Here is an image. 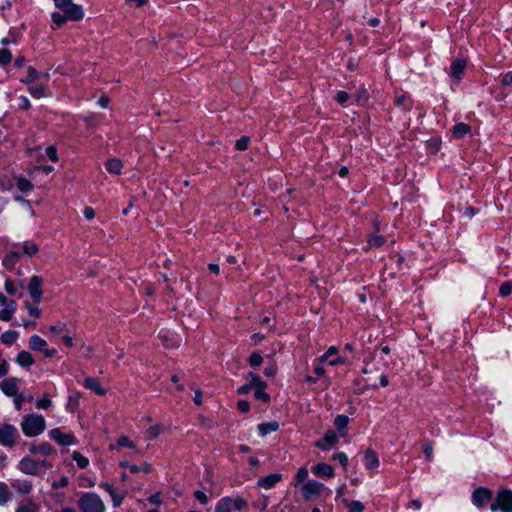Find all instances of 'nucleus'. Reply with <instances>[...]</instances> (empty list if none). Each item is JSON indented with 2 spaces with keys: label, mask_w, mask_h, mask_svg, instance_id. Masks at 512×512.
I'll return each mask as SVG.
<instances>
[{
  "label": "nucleus",
  "mask_w": 512,
  "mask_h": 512,
  "mask_svg": "<svg viewBox=\"0 0 512 512\" xmlns=\"http://www.w3.org/2000/svg\"><path fill=\"white\" fill-rule=\"evenodd\" d=\"M46 427L45 419L39 414H28L23 417L21 421V429L28 437H35L40 435Z\"/></svg>",
  "instance_id": "1"
},
{
  "label": "nucleus",
  "mask_w": 512,
  "mask_h": 512,
  "mask_svg": "<svg viewBox=\"0 0 512 512\" xmlns=\"http://www.w3.org/2000/svg\"><path fill=\"white\" fill-rule=\"evenodd\" d=\"M18 381L19 379L14 377L4 379L0 383V389L6 396L14 397L15 408L16 410L20 411L22 409V400L32 401L33 397L28 396L27 398H25L23 394L18 393Z\"/></svg>",
  "instance_id": "2"
},
{
  "label": "nucleus",
  "mask_w": 512,
  "mask_h": 512,
  "mask_svg": "<svg viewBox=\"0 0 512 512\" xmlns=\"http://www.w3.org/2000/svg\"><path fill=\"white\" fill-rule=\"evenodd\" d=\"M81 512H104L105 506L100 497L94 493H84L78 500Z\"/></svg>",
  "instance_id": "3"
},
{
  "label": "nucleus",
  "mask_w": 512,
  "mask_h": 512,
  "mask_svg": "<svg viewBox=\"0 0 512 512\" xmlns=\"http://www.w3.org/2000/svg\"><path fill=\"white\" fill-rule=\"evenodd\" d=\"M55 6L67 13L71 21H80L84 17L83 9L80 5L74 4L73 0H53Z\"/></svg>",
  "instance_id": "4"
},
{
  "label": "nucleus",
  "mask_w": 512,
  "mask_h": 512,
  "mask_svg": "<svg viewBox=\"0 0 512 512\" xmlns=\"http://www.w3.org/2000/svg\"><path fill=\"white\" fill-rule=\"evenodd\" d=\"M43 278L40 276H32L29 279L27 289L31 299L34 303H40L42 301L44 290L42 289Z\"/></svg>",
  "instance_id": "5"
},
{
  "label": "nucleus",
  "mask_w": 512,
  "mask_h": 512,
  "mask_svg": "<svg viewBox=\"0 0 512 512\" xmlns=\"http://www.w3.org/2000/svg\"><path fill=\"white\" fill-rule=\"evenodd\" d=\"M17 429L10 424L0 426V444L4 446H14L16 444Z\"/></svg>",
  "instance_id": "6"
},
{
  "label": "nucleus",
  "mask_w": 512,
  "mask_h": 512,
  "mask_svg": "<svg viewBox=\"0 0 512 512\" xmlns=\"http://www.w3.org/2000/svg\"><path fill=\"white\" fill-rule=\"evenodd\" d=\"M47 342L37 335H33L29 339V347L34 351L43 352L45 357L51 358L56 354L55 349H47Z\"/></svg>",
  "instance_id": "7"
},
{
  "label": "nucleus",
  "mask_w": 512,
  "mask_h": 512,
  "mask_svg": "<svg viewBox=\"0 0 512 512\" xmlns=\"http://www.w3.org/2000/svg\"><path fill=\"white\" fill-rule=\"evenodd\" d=\"M493 493L486 487H478L472 493V502L477 507H483L492 499Z\"/></svg>",
  "instance_id": "8"
},
{
  "label": "nucleus",
  "mask_w": 512,
  "mask_h": 512,
  "mask_svg": "<svg viewBox=\"0 0 512 512\" xmlns=\"http://www.w3.org/2000/svg\"><path fill=\"white\" fill-rule=\"evenodd\" d=\"M50 437L60 446H71L76 444L74 435L70 433H64L58 428L52 429L50 431Z\"/></svg>",
  "instance_id": "9"
},
{
  "label": "nucleus",
  "mask_w": 512,
  "mask_h": 512,
  "mask_svg": "<svg viewBox=\"0 0 512 512\" xmlns=\"http://www.w3.org/2000/svg\"><path fill=\"white\" fill-rule=\"evenodd\" d=\"M496 498L503 512H512V491L502 488L497 492Z\"/></svg>",
  "instance_id": "10"
},
{
  "label": "nucleus",
  "mask_w": 512,
  "mask_h": 512,
  "mask_svg": "<svg viewBox=\"0 0 512 512\" xmlns=\"http://www.w3.org/2000/svg\"><path fill=\"white\" fill-rule=\"evenodd\" d=\"M323 485L317 481L310 480L301 486V492L306 500H310L314 496H319Z\"/></svg>",
  "instance_id": "11"
},
{
  "label": "nucleus",
  "mask_w": 512,
  "mask_h": 512,
  "mask_svg": "<svg viewBox=\"0 0 512 512\" xmlns=\"http://www.w3.org/2000/svg\"><path fill=\"white\" fill-rule=\"evenodd\" d=\"M83 385L85 388L94 391L99 396H104L107 393L106 389L101 386L100 381L97 378L87 377L84 379Z\"/></svg>",
  "instance_id": "12"
},
{
  "label": "nucleus",
  "mask_w": 512,
  "mask_h": 512,
  "mask_svg": "<svg viewBox=\"0 0 512 512\" xmlns=\"http://www.w3.org/2000/svg\"><path fill=\"white\" fill-rule=\"evenodd\" d=\"M40 468V463L38 461L25 458L20 462V469L24 473L27 474H36Z\"/></svg>",
  "instance_id": "13"
},
{
  "label": "nucleus",
  "mask_w": 512,
  "mask_h": 512,
  "mask_svg": "<svg viewBox=\"0 0 512 512\" xmlns=\"http://www.w3.org/2000/svg\"><path fill=\"white\" fill-rule=\"evenodd\" d=\"M282 479V475L279 473L270 474L266 477L260 478L257 485L261 488L269 489L273 487Z\"/></svg>",
  "instance_id": "14"
},
{
  "label": "nucleus",
  "mask_w": 512,
  "mask_h": 512,
  "mask_svg": "<svg viewBox=\"0 0 512 512\" xmlns=\"http://www.w3.org/2000/svg\"><path fill=\"white\" fill-rule=\"evenodd\" d=\"M467 62L464 59H456L453 61L450 69H451V75L459 80L461 78V75L463 74L465 68H466Z\"/></svg>",
  "instance_id": "15"
},
{
  "label": "nucleus",
  "mask_w": 512,
  "mask_h": 512,
  "mask_svg": "<svg viewBox=\"0 0 512 512\" xmlns=\"http://www.w3.org/2000/svg\"><path fill=\"white\" fill-rule=\"evenodd\" d=\"M313 473L319 477H328L331 478L333 476V468L332 466L325 464V463H319L315 465L312 469Z\"/></svg>",
  "instance_id": "16"
},
{
  "label": "nucleus",
  "mask_w": 512,
  "mask_h": 512,
  "mask_svg": "<svg viewBox=\"0 0 512 512\" xmlns=\"http://www.w3.org/2000/svg\"><path fill=\"white\" fill-rule=\"evenodd\" d=\"M16 302L14 300H10L7 303V306L0 311V320L2 321H10L12 319L13 313L16 310Z\"/></svg>",
  "instance_id": "17"
},
{
  "label": "nucleus",
  "mask_w": 512,
  "mask_h": 512,
  "mask_svg": "<svg viewBox=\"0 0 512 512\" xmlns=\"http://www.w3.org/2000/svg\"><path fill=\"white\" fill-rule=\"evenodd\" d=\"M16 361L22 367H29L34 364V358L32 354L28 351H21L17 355Z\"/></svg>",
  "instance_id": "18"
},
{
  "label": "nucleus",
  "mask_w": 512,
  "mask_h": 512,
  "mask_svg": "<svg viewBox=\"0 0 512 512\" xmlns=\"http://www.w3.org/2000/svg\"><path fill=\"white\" fill-rule=\"evenodd\" d=\"M105 166L109 173H114V174L119 175V174H121L123 163L120 159L112 158L106 162Z\"/></svg>",
  "instance_id": "19"
},
{
  "label": "nucleus",
  "mask_w": 512,
  "mask_h": 512,
  "mask_svg": "<svg viewBox=\"0 0 512 512\" xmlns=\"http://www.w3.org/2000/svg\"><path fill=\"white\" fill-rule=\"evenodd\" d=\"M266 387V382H262V385H257L253 387V389L255 390L254 397L258 400H262L264 403H269L270 396L268 393L265 392Z\"/></svg>",
  "instance_id": "20"
},
{
  "label": "nucleus",
  "mask_w": 512,
  "mask_h": 512,
  "mask_svg": "<svg viewBox=\"0 0 512 512\" xmlns=\"http://www.w3.org/2000/svg\"><path fill=\"white\" fill-rule=\"evenodd\" d=\"M20 258V254L18 252H11L8 255L5 256L3 259V266L8 269L12 270L17 263V261Z\"/></svg>",
  "instance_id": "21"
},
{
  "label": "nucleus",
  "mask_w": 512,
  "mask_h": 512,
  "mask_svg": "<svg viewBox=\"0 0 512 512\" xmlns=\"http://www.w3.org/2000/svg\"><path fill=\"white\" fill-rule=\"evenodd\" d=\"M81 397V393L76 391L72 395L68 397L66 408L71 413H74L79 406V399Z\"/></svg>",
  "instance_id": "22"
},
{
  "label": "nucleus",
  "mask_w": 512,
  "mask_h": 512,
  "mask_svg": "<svg viewBox=\"0 0 512 512\" xmlns=\"http://www.w3.org/2000/svg\"><path fill=\"white\" fill-rule=\"evenodd\" d=\"M365 460H366V466L369 469H374L378 467L379 460L377 455L374 453L373 450H366L364 454Z\"/></svg>",
  "instance_id": "23"
},
{
  "label": "nucleus",
  "mask_w": 512,
  "mask_h": 512,
  "mask_svg": "<svg viewBox=\"0 0 512 512\" xmlns=\"http://www.w3.org/2000/svg\"><path fill=\"white\" fill-rule=\"evenodd\" d=\"M279 423L277 421L261 423L258 425V430L262 436L267 435L270 432H274L278 430Z\"/></svg>",
  "instance_id": "24"
},
{
  "label": "nucleus",
  "mask_w": 512,
  "mask_h": 512,
  "mask_svg": "<svg viewBox=\"0 0 512 512\" xmlns=\"http://www.w3.org/2000/svg\"><path fill=\"white\" fill-rule=\"evenodd\" d=\"M471 132V127L465 123H458L453 127V136L457 139Z\"/></svg>",
  "instance_id": "25"
},
{
  "label": "nucleus",
  "mask_w": 512,
  "mask_h": 512,
  "mask_svg": "<svg viewBox=\"0 0 512 512\" xmlns=\"http://www.w3.org/2000/svg\"><path fill=\"white\" fill-rule=\"evenodd\" d=\"M343 503L349 509V512H363L365 509L360 501L343 499Z\"/></svg>",
  "instance_id": "26"
},
{
  "label": "nucleus",
  "mask_w": 512,
  "mask_h": 512,
  "mask_svg": "<svg viewBox=\"0 0 512 512\" xmlns=\"http://www.w3.org/2000/svg\"><path fill=\"white\" fill-rule=\"evenodd\" d=\"M233 504V499L225 497L219 501L216 506V512H230Z\"/></svg>",
  "instance_id": "27"
},
{
  "label": "nucleus",
  "mask_w": 512,
  "mask_h": 512,
  "mask_svg": "<svg viewBox=\"0 0 512 512\" xmlns=\"http://www.w3.org/2000/svg\"><path fill=\"white\" fill-rule=\"evenodd\" d=\"M164 431V426L156 424L146 430V437L150 440L156 439Z\"/></svg>",
  "instance_id": "28"
},
{
  "label": "nucleus",
  "mask_w": 512,
  "mask_h": 512,
  "mask_svg": "<svg viewBox=\"0 0 512 512\" xmlns=\"http://www.w3.org/2000/svg\"><path fill=\"white\" fill-rule=\"evenodd\" d=\"M17 338H18V333L16 331H13V330L5 331L1 335V341L5 345L13 344L17 340Z\"/></svg>",
  "instance_id": "29"
},
{
  "label": "nucleus",
  "mask_w": 512,
  "mask_h": 512,
  "mask_svg": "<svg viewBox=\"0 0 512 512\" xmlns=\"http://www.w3.org/2000/svg\"><path fill=\"white\" fill-rule=\"evenodd\" d=\"M385 242L386 240L382 235H371L368 239V248L366 250H368L371 247H381L382 245L385 244Z\"/></svg>",
  "instance_id": "30"
},
{
  "label": "nucleus",
  "mask_w": 512,
  "mask_h": 512,
  "mask_svg": "<svg viewBox=\"0 0 512 512\" xmlns=\"http://www.w3.org/2000/svg\"><path fill=\"white\" fill-rule=\"evenodd\" d=\"M16 185H17V188L21 191V192H28V191H31L33 189V184L23 178V177H19L17 178V182H16Z\"/></svg>",
  "instance_id": "31"
},
{
  "label": "nucleus",
  "mask_w": 512,
  "mask_h": 512,
  "mask_svg": "<svg viewBox=\"0 0 512 512\" xmlns=\"http://www.w3.org/2000/svg\"><path fill=\"white\" fill-rule=\"evenodd\" d=\"M68 20H70V17L68 16L67 13H64V14H60L58 12H54L52 14V21L53 23L57 26V27H60L62 26L63 24H65Z\"/></svg>",
  "instance_id": "32"
},
{
  "label": "nucleus",
  "mask_w": 512,
  "mask_h": 512,
  "mask_svg": "<svg viewBox=\"0 0 512 512\" xmlns=\"http://www.w3.org/2000/svg\"><path fill=\"white\" fill-rule=\"evenodd\" d=\"M349 423V417L346 415H338L334 420V426L338 431H342L347 427Z\"/></svg>",
  "instance_id": "33"
},
{
  "label": "nucleus",
  "mask_w": 512,
  "mask_h": 512,
  "mask_svg": "<svg viewBox=\"0 0 512 512\" xmlns=\"http://www.w3.org/2000/svg\"><path fill=\"white\" fill-rule=\"evenodd\" d=\"M72 458L77 462L80 468H86L89 464L87 457L83 456L80 452L74 451Z\"/></svg>",
  "instance_id": "34"
},
{
  "label": "nucleus",
  "mask_w": 512,
  "mask_h": 512,
  "mask_svg": "<svg viewBox=\"0 0 512 512\" xmlns=\"http://www.w3.org/2000/svg\"><path fill=\"white\" fill-rule=\"evenodd\" d=\"M25 308L27 309L30 316L39 318L42 314V310L31 302H25Z\"/></svg>",
  "instance_id": "35"
},
{
  "label": "nucleus",
  "mask_w": 512,
  "mask_h": 512,
  "mask_svg": "<svg viewBox=\"0 0 512 512\" xmlns=\"http://www.w3.org/2000/svg\"><path fill=\"white\" fill-rule=\"evenodd\" d=\"M246 379L248 380V384H250L252 387H255L257 385H262V382H264L258 374L255 372H248L246 375Z\"/></svg>",
  "instance_id": "36"
},
{
  "label": "nucleus",
  "mask_w": 512,
  "mask_h": 512,
  "mask_svg": "<svg viewBox=\"0 0 512 512\" xmlns=\"http://www.w3.org/2000/svg\"><path fill=\"white\" fill-rule=\"evenodd\" d=\"M15 201H18V202H21L23 205H24V208H25V213L29 216V217H33L34 216V210L30 204V201L24 199L22 196H15Z\"/></svg>",
  "instance_id": "37"
},
{
  "label": "nucleus",
  "mask_w": 512,
  "mask_h": 512,
  "mask_svg": "<svg viewBox=\"0 0 512 512\" xmlns=\"http://www.w3.org/2000/svg\"><path fill=\"white\" fill-rule=\"evenodd\" d=\"M248 363L251 367H259L263 363V357L258 352H253L249 359Z\"/></svg>",
  "instance_id": "38"
},
{
  "label": "nucleus",
  "mask_w": 512,
  "mask_h": 512,
  "mask_svg": "<svg viewBox=\"0 0 512 512\" xmlns=\"http://www.w3.org/2000/svg\"><path fill=\"white\" fill-rule=\"evenodd\" d=\"M39 251L38 246L35 243H25L23 245V252L29 257L35 256Z\"/></svg>",
  "instance_id": "39"
},
{
  "label": "nucleus",
  "mask_w": 512,
  "mask_h": 512,
  "mask_svg": "<svg viewBox=\"0 0 512 512\" xmlns=\"http://www.w3.org/2000/svg\"><path fill=\"white\" fill-rule=\"evenodd\" d=\"M250 143V138L248 136H243L239 140L236 141L235 148L238 151H245L248 149Z\"/></svg>",
  "instance_id": "40"
},
{
  "label": "nucleus",
  "mask_w": 512,
  "mask_h": 512,
  "mask_svg": "<svg viewBox=\"0 0 512 512\" xmlns=\"http://www.w3.org/2000/svg\"><path fill=\"white\" fill-rule=\"evenodd\" d=\"M480 460L484 462L485 464H493L495 462H498L501 460V457L494 453H487L480 457Z\"/></svg>",
  "instance_id": "41"
},
{
  "label": "nucleus",
  "mask_w": 512,
  "mask_h": 512,
  "mask_svg": "<svg viewBox=\"0 0 512 512\" xmlns=\"http://www.w3.org/2000/svg\"><path fill=\"white\" fill-rule=\"evenodd\" d=\"M29 92L35 98H41L45 96V88L43 85L32 86L29 88Z\"/></svg>",
  "instance_id": "42"
},
{
  "label": "nucleus",
  "mask_w": 512,
  "mask_h": 512,
  "mask_svg": "<svg viewBox=\"0 0 512 512\" xmlns=\"http://www.w3.org/2000/svg\"><path fill=\"white\" fill-rule=\"evenodd\" d=\"M52 405L49 395L45 394L43 398L36 402L37 409H48Z\"/></svg>",
  "instance_id": "43"
},
{
  "label": "nucleus",
  "mask_w": 512,
  "mask_h": 512,
  "mask_svg": "<svg viewBox=\"0 0 512 512\" xmlns=\"http://www.w3.org/2000/svg\"><path fill=\"white\" fill-rule=\"evenodd\" d=\"M307 477H308L307 467H301L300 469H298V471L296 473V477H295L296 485L303 483L307 479Z\"/></svg>",
  "instance_id": "44"
},
{
  "label": "nucleus",
  "mask_w": 512,
  "mask_h": 512,
  "mask_svg": "<svg viewBox=\"0 0 512 512\" xmlns=\"http://www.w3.org/2000/svg\"><path fill=\"white\" fill-rule=\"evenodd\" d=\"M11 59H12V54L8 49L3 48L0 50V64L1 65H6V64L10 63Z\"/></svg>",
  "instance_id": "45"
},
{
  "label": "nucleus",
  "mask_w": 512,
  "mask_h": 512,
  "mask_svg": "<svg viewBox=\"0 0 512 512\" xmlns=\"http://www.w3.org/2000/svg\"><path fill=\"white\" fill-rule=\"evenodd\" d=\"M27 72H28L27 78L22 80L25 83H31V82L35 81L39 76L38 71L32 66L28 67Z\"/></svg>",
  "instance_id": "46"
},
{
  "label": "nucleus",
  "mask_w": 512,
  "mask_h": 512,
  "mask_svg": "<svg viewBox=\"0 0 512 512\" xmlns=\"http://www.w3.org/2000/svg\"><path fill=\"white\" fill-rule=\"evenodd\" d=\"M512 292V282H505L499 288V293L502 297L510 295Z\"/></svg>",
  "instance_id": "47"
},
{
  "label": "nucleus",
  "mask_w": 512,
  "mask_h": 512,
  "mask_svg": "<svg viewBox=\"0 0 512 512\" xmlns=\"http://www.w3.org/2000/svg\"><path fill=\"white\" fill-rule=\"evenodd\" d=\"M117 445L120 447L134 448V444L127 436H120L117 440Z\"/></svg>",
  "instance_id": "48"
},
{
  "label": "nucleus",
  "mask_w": 512,
  "mask_h": 512,
  "mask_svg": "<svg viewBox=\"0 0 512 512\" xmlns=\"http://www.w3.org/2000/svg\"><path fill=\"white\" fill-rule=\"evenodd\" d=\"M46 154L51 161H53V162L58 161L57 149L55 146H53V145L48 146L46 148Z\"/></svg>",
  "instance_id": "49"
},
{
  "label": "nucleus",
  "mask_w": 512,
  "mask_h": 512,
  "mask_svg": "<svg viewBox=\"0 0 512 512\" xmlns=\"http://www.w3.org/2000/svg\"><path fill=\"white\" fill-rule=\"evenodd\" d=\"M17 512H38V507L34 503L28 502L27 504L19 507Z\"/></svg>",
  "instance_id": "50"
},
{
  "label": "nucleus",
  "mask_w": 512,
  "mask_h": 512,
  "mask_svg": "<svg viewBox=\"0 0 512 512\" xmlns=\"http://www.w3.org/2000/svg\"><path fill=\"white\" fill-rule=\"evenodd\" d=\"M9 499V492L3 483H0V504L7 502Z\"/></svg>",
  "instance_id": "51"
},
{
  "label": "nucleus",
  "mask_w": 512,
  "mask_h": 512,
  "mask_svg": "<svg viewBox=\"0 0 512 512\" xmlns=\"http://www.w3.org/2000/svg\"><path fill=\"white\" fill-rule=\"evenodd\" d=\"M324 440L328 445H335L337 443V435L334 431H328L325 434Z\"/></svg>",
  "instance_id": "52"
},
{
  "label": "nucleus",
  "mask_w": 512,
  "mask_h": 512,
  "mask_svg": "<svg viewBox=\"0 0 512 512\" xmlns=\"http://www.w3.org/2000/svg\"><path fill=\"white\" fill-rule=\"evenodd\" d=\"M109 494L112 497L113 504H114L115 507H118L121 504V502H122V500L124 499V496H125V494H117L115 492V490L110 491Z\"/></svg>",
  "instance_id": "53"
},
{
  "label": "nucleus",
  "mask_w": 512,
  "mask_h": 512,
  "mask_svg": "<svg viewBox=\"0 0 512 512\" xmlns=\"http://www.w3.org/2000/svg\"><path fill=\"white\" fill-rule=\"evenodd\" d=\"M277 373V367L272 364L264 369V375L268 378H274Z\"/></svg>",
  "instance_id": "54"
},
{
  "label": "nucleus",
  "mask_w": 512,
  "mask_h": 512,
  "mask_svg": "<svg viewBox=\"0 0 512 512\" xmlns=\"http://www.w3.org/2000/svg\"><path fill=\"white\" fill-rule=\"evenodd\" d=\"M237 408L242 413H247L250 410V404L246 400H239L237 403Z\"/></svg>",
  "instance_id": "55"
},
{
  "label": "nucleus",
  "mask_w": 512,
  "mask_h": 512,
  "mask_svg": "<svg viewBox=\"0 0 512 512\" xmlns=\"http://www.w3.org/2000/svg\"><path fill=\"white\" fill-rule=\"evenodd\" d=\"M247 505V502L242 497H237L233 500L232 506H234L237 510H241Z\"/></svg>",
  "instance_id": "56"
},
{
  "label": "nucleus",
  "mask_w": 512,
  "mask_h": 512,
  "mask_svg": "<svg viewBox=\"0 0 512 512\" xmlns=\"http://www.w3.org/2000/svg\"><path fill=\"white\" fill-rule=\"evenodd\" d=\"M349 98V94L345 91H339L336 96V100L339 104H344Z\"/></svg>",
  "instance_id": "57"
},
{
  "label": "nucleus",
  "mask_w": 512,
  "mask_h": 512,
  "mask_svg": "<svg viewBox=\"0 0 512 512\" xmlns=\"http://www.w3.org/2000/svg\"><path fill=\"white\" fill-rule=\"evenodd\" d=\"M336 353H337V348L332 346V347H330V348L327 350V352H326L324 355H322V356L320 357V359H319V360H320V362H321V363H323V362H325V361H326L330 356L335 355Z\"/></svg>",
  "instance_id": "58"
},
{
  "label": "nucleus",
  "mask_w": 512,
  "mask_h": 512,
  "mask_svg": "<svg viewBox=\"0 0 512 512\" xmlns=\"http://www.w3.org/2000/svg\"><path fill=\"white\" fill-rule=\"evenodd\" d=\"M5 289H6L7 293L10 295H14L16 293V288L14 286V283L10 279H7L5 281Z\"/></svg>",
  "instance_id": "59"
},
{
  "label": "nucleus",
  "mask_w": 512,
  "mask_h": 512,
  "mask_svg": "<svg viewBox=\"0 0 512 512\" xmlns=\"http://www.w3.org/2000/svg\"><path fill=\"white\" fill-rule=\"evenodd\" d=\"M334 459L338 460L343 467H346L348 464V458L344 453H338L334 456Z\"/></svg>",
  "instance_id": "60"
},
{
  "label": "nucleus",
  "mask_w": 512,
  "mask_h": 512,
  "mask_svg": "<svg viewBox=\"0 0 512 512\" xmlns=\"http://www.w3.org/2000/svg\"><path fill=\"white\" fill-rule=\"evenodd\" d=\"M253 389V387L250 385V384H245L243 386H240L238 389H237V393L239 395H246L248 394L251 390Z\"/></svg>",
  "instance_id": "61"
},
{
  "label": "nucleus",
  "mask_w": 512,
  "mask_h": 512,
  "mask_svg": "<svg viewBox=\"0 0 512 512\" xmlns=\"http://www.w3.org/2000/svg\"><path fill=\"white\" fill-rule=\"evenodd\" d=\"M368 99V93H367V90L366 89H361L357 94H356V100L358 102H361V101H366Z\"/></svg>",
  "instance_id": "62"
},
{
  "label": "nucleus",
  "mask_w": 512,
  "mask_h": 512,
  "mask_svg": "<svg viewBox=\"0 0 512 512\" xmlns=\"http://www.w3.org/2000/svg\"><path fill=\"white\" fill-rule=\"evenodd\" d=\"M194 496L197 500H199L202 504H206L208 502L207 496L202 491H195Z\"/></svg>",
  "instance_id": "63"
},
{
  "label": "nucleus",
  "mask_w": 512,
  "mask_h": 512,
  "mask_svg": "<svg viewBox=\"0 0 512 512\" xmlns=\"http://www.w3.org/2000/svg\"><path fill=\"white\" fill-rule=\"evenodd\" d=\"M502 84L504 86H509L512 84V72H508L504 75L502 79Z\"/></svg>",
  "instance_id": "64"
}]
</instances>
